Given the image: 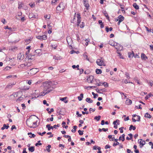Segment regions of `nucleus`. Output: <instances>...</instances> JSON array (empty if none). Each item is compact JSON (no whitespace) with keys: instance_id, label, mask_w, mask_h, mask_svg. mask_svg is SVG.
<instances>
[{"instance_id":"obj_45","label":"nucleus","mask_w":153,"mask_h":153,"mask_svg":"<svg viewBox=\"0 0 153 153\" xmlns=\"http://www.w3.org/2000/svg\"><path fill=\"white\" fill-rule=\"evenodd\" d=\"M125 135L124 134H122V141H124L125 140Z\"/></svg>"},{"instance_id":"obj_13","label":"nucleus","mask_w":153,"mask_h":153,"mask_svg":"<svg viewBox=\"0 0 153 153\" xmlns=\"http://www.w3.org/2000/svg\"><path fill=\"white\" fill-rule=\"evenodd\" d=\"M44 91H45V94H49L51 91H50L48 90V89L46 88V86L44 85Z\"/></svg>"},{"instance_id":"obj_41","label":"nucleus","mask_w":153,"mask_h":153,"mask_svg":"<svg viewBox=\"0 0 153 153\" xmlns=\"http://www.w3.org/2000/svg\"><path fill=\"white\" fill-rule=\"evenodd\" d=\"M8 125L7 126L6 124H4V125H3V126L4 127V128H6V129H8L9 127V126H8V124H7Z\"/></svg>"},{"instance_id":"obj_4","label":"nucleus","mask_w":153,"mask_h":153,"mask_svg":"<svg viewBox=\"0 0 153 153\" xmlns=\"http://www.w3.org/2000/svg\"><path fill=\"white\" fill-rule=\"evenodd\" d=\"M138 141L140 144V146L141 148H142L146 143L145 141L142 139H139Z\"/></svg>"},{"instance_id":"obj_7","label":"nucleus","mask_w":153,"mask_h":153,"mask_svg":"<svg viewBox=\"0 0 153 153\" xmlns=\"http://www.w3.org/2000/svg\"><path fill=\"white\" fill-rule=\"evenodd\" d=\"M36 69L35 68H31L29 71H28V73L29 74V73H30V74H35L37 72V71H36Z\"/></svg>"},{"instance_id":"obj_11","label":"nucleus","mask_w":153,"mask_h":153,"mask_svg":"<svg viewBox=\"0 0 153 153\" xmlns=\"http://www.w3.org/2000/svg\"><path fill=\"white\" fill-rule=\"evenodd\" d=\"M46 86V88L48 89V90L50 91H52L53 90V89H54L55 88V86H52V87L51 86H47V85H45Z\"/></svg>"},{"instance_id":"obj_32","label":"nucleus","mask_w":153,"mask_h":153,"mask_svg":"<svg viewBox=\"0 0 153 153\" xmlns=\"http://www.w3.org/2000/svg\"><path fill=\"white\" fill-rule=\"evenodd\" d=\"M102 84L103 85L105 88H107L108 87V85L107 82H103Z\"/></svg>"},{"instance_id":"obj_14","label":"nucleus","mask_w":153,"mask_h":153,"mask_svg":"<svg viewBox=\"0 0 153 153\" xmlns=\"http://www.w3.org/2000/svg\"><path fill=\"white\" fill-rule=\"evenodd\" d=\"M134 53L133 51L132 52V53H131V52H129L128 53V57L129 58H132L134 56Z\"/></svg>"},{"instance_id":"obj_10","label":"nucleus","mask_w":153,"mask_h":153,"mask_svg":"<svg viewBox=\"0 0 153 153\" xmlns=\"http://www.w3.org/2000/svg\"><path fill=\"white\" fill-rule=\"evenodd\" d=\"M94 77L93 76H89V77L87 78V80L88 82L91 83L92 82V81L93 80V79H94Z\"/></svg>"},{"instance_id":"obj_33","label":"nucleus","mask_w":153,"mask_h":153,"mask_svg":"<svg viewBox=\"0 0 153 153\" xmlns=\"http://www.w3.org/2000/svg\"><path fill=\"white\" fill-rule=\"evenodd\" d=\"M151 95H152V94L151 93H149L148 96H146L145 97V99L146 100H147L151 96Z\"/></svg>"},{"instance_id":"obj_52","label":"nucleus","mask_w":153,"mask_h":153,"mask_svg":"<svg viewBox=\"0 0 153 153\" xmlns=\"http://www.w3.org/2000/svg\"><path fill=\"white\" fill-rule=\"evenodd\" d=\"M96 91L97 92L100 93V94H102L103 93L101 92H100V89L99 90L98 88H96Z\"/></svg>"},{"instance_id":"obj_6","label":"nucleus","mask_w":153,"mask_h":153,"mask_svg":"<svg viewBox=\"0 0 153 153\" xmlns=\"http://www.w3.org/2000/svg\"><path fill=\"white\" fill-rule=\"evenodd\" d=\"M36 38L40 40H45L47 39V36L45 35H42V36H36Z\"/></svg>"},{"instance_id":"obj_42","label":"nucleus","mask_w":153,"mask_h":153,"mask_svg":"<svg viewBox=\"0 0 153 153\" xmlns=\"http://www.w3.org/2000/svg\"><path fill=\"white\" fill-rule=\"evenodd\" d=\"M95 110V108L92 109L91 108H89V111H90V113H91V111H92V112H94Z\"/></svg>"},{"instance_id":"obj_34","label":"nucleus","mask_w":153,"mask_h":153,"mask_svg":"<svg viewBox=\"0 0 153 153\" xmlns=\"http://www.w3.org/2000/svg\"><path fill=\"white\" fill-rule=\"evenodd\" d=\"M12 86V84H9L8 85H7L6 87V88H11Z\"/></svg>"},{"instance_id":"obj_27","label":"nucleus","mask_w":153,"mask_h":153,"mask_svg":"<svg viewBox=\"0 0 153 153\" xmlns=\"http://www.w3.org/2000/svg\"><path fill=\"white\" fill-rule=\"evenodd\" d=\"M123 46H121V48H116V49L117 50V52H119L123 50Z\"/></svg>"},{"instance_id":"obj_60","label":"nucleus","mask_w":153,"mask_h":153,"mask_svg":"<svg viewBox=\"0 0 153 153\" xmlns=\"http://www.w3.org/2000/svg\"><path fill=\"white\" fill-rule=\"evenodd\" d=\"M59 126L60 125L59 124H57V125H55L53 126V127L54 128H56V127H59Z\"/></svg>"},{"instance_id":"obj_3","label":"nucleus","mask_w":153,"mask_h":153,"mask_svg":"<svg viewBox=\"0 0 153 153\" xmlns=\"http://www.w3.org/2000/svg\"><path fill=\"white\" fill-rule=\"evenodd\" d=\"M102 57H101V59H98L96 61L97 64L99 66H101L102 65H104L103 64L104 61L102 59Z\"/></svg>"},{"instance_id":"obj_12","label":"nucleus","mask_w":153,"mask_h":153,"mask_svg":"<svg viewBox=\"0 0 153 153\" xmlns=\"http://www.w3.org/2000/svg\"><path fill=\"white\" fill-rule=\"evenodd\" d=\"M68 99V97H66L63 98H60V100L62 101H64L65 103H67L68 102V100H65L66 99Z\"/></svg>"},{"instance_id":"obj_56","label":"nucleus","mask_w":153,"mask_h":153,"mask_svg":"<svg viewBox=\"0 0 153 153\" xmlns=\"http://www.w3.org/2000/svg\"><path fill=\"white\" fill-rule=\"evenodd\" d=\"M16 127L15 126V125H13L12 126V127L11 128V130H13V129H16Z\"/></svg>"},{"instance_id":"obj_20","label":"nucleus","mask_w":153,"mask_h":153,"mask_svg":"<svg viewBox=\"0 0 153 153\" xmlns=\"http://www.w3.org/2000/svg\"><path fill=\"white\" fill-rule=\"evenodd\" d=\"M27 134L28 135H30L29 136V137H30V138H33H33L34 137L36 136V135L35 134H32L31 132L28 133Z\"/></svg>"},{"instance_id":"obj_5","label":"nucleus","mask_w":153,"mask_h":153,"mask_svg":"<svg viewBox=\"0 0 153 153\" xmlns=\"http://www.w3.org/2000/svg\"><path fill=\"white\" fill-rule=\"evenodd\" d=\"M83 2L84 6L86 8L87 10H88L89 7L88 1L87 0H83Z\"/></svg>"},{"instance_id":"obj_35","label":"nucleus","mask_w":153,"mask_h":153,"mask_svg":"<svg viewBox=\"0 0 153 153\" xmlns=\"http://www.w3.org/2000/svg\"><path fill=\"white\" fill-rule=\"evenodd\" d=\"M83 131H84L83 130L81 131L80 130H79L78 131V132L79 133V134L80 135H82L83 134Z\"/></svg>"},{"instance_id":"obj_64","label":"nucleus","mask_w":153,"mask_h":153,"mask_svg":"<svg viewBox=\"0 0 153 153\" xmlns=\"http://www.w3.org/2000/svg\"><path fill=\"white\" fill-rule=\"evenodd\" d=\"M26 149L25 148H24L22 153H27V152L26 151Z\"/></svg>"},{"instance_id":"obj_16","label":"nucleus","mask_w":153,"mask_h":153,"mask_svg":"<svg viewBox=\"0 0 153 153\" xmlns=\"http://www.w3.org/2000/svg\"><path fill=\"white\" fill-rule=\"evenodd\" d=\"M141 58L142 59H145V58H146V59H148V57L147 56H146V55L143 53H142L141 55Z\"/></svg>"},{"instance_id":"obj_54","label":"nucleus","mask_w":153,"mask_h":153,"mask_svg":"<svg viewBox=\"0 0 153 153\" xmlns=\"http://www.w3.org/2000/svg\"><path fill=\"white\" fill-rule=\"evenodd\" d=\"M23 98L22 97H20L18 98V99L16 100V101H17L18 100H23Z\"/></svg>"},{"instance_id":"obj_31","label":"nucleus","mask_w":153,"mask_h":153,"mask_svg":"<svg viewBox=\"0 0 153 153\" xmlns=\"http://www.w3.org/2000/svg\"><path fill=\"white\" fill-rule=\"evenodd\" d=\"M45 91H44V90H43V91L42 92L40 93L39 94V96H43L45 95L46 94H45Z\"/></svg>"},{"instance_id":"obj_2","label":"nucleus","mask_w":153,"mask_h":153,"mask_svg":"<svg viewBox=\"0 0 153 153\" xmlns=\"http://www.w3.org/2000/svg\"><path fill=\"white\" fill-rule=\"evenodd\" d=\"M65 7V3L62 2L60 3L59 5L56 7V10L59 12H61L64 9Z\"/></svg>"},{"instance_id":"obj_15","label":"nucleus","mask_w":153,"mask_h":153,"mask_svg":"<svg viewBox=\"0 0 153 153\" xmlns=\"http://www.w3.org/2000/svg\"><path fill=\"white\" fill-rule=\"evenodd\" d=\"M28 150L31 152H33L35 150V147L33 146L30 147L28 148Z\"/></svg>"},{"instance_id":"obj_39","label":"nucleus","mask_w":153,"mask_h":153,"mask_svg":"<svg viewBox=\"0 0 153 153\" xmlns=\"http://www.w3.org/2000/svg\"><path fill=\"white\" fill-rule=\"evenodd\" d=\"M117 53L119 55L120 58L123 59H124L123 57V55L120 53L117 52Z\"/></svg>"},{"instance_id":"obj_29","label":"nucleus","mask_w":153,"mask_h":153,"mask_svg":"<svg viewBox=\"0 0 153 153\" xmlns=\"http://www.w3.org/2000/svg\"><path fill=\"white\" fill-rule=\"evenodd\" d=\"M83 56L85 58H86V59L87 60H89V59H88V58L87 55V53L85 52V53L83 55Z\"/></svg>"},{"instance_id":"obj_25","label":"nucleus","mask_w":153,"mask_h":153,"mask_svg":"<svg viewBox=\"0 0 153 153\" xmlns=\"http://www.w3.org/2000/svg\"><path fill=\"white\" fill-rule=\"evenodd\" d=\"M145 117L151 118L152 117L151 115L147 113H146L145 115Z\"/></svg>"},{"instance_id":"obj_8","label":"nucleus","mask_w":153,"mask_h":153,"mask_svg":"<svg viewBox=\"0 0 153 153\" xmlns=\"http://www.w3.org/2000/svg\"><path fill=\"white\" fill-rule=\"evenodd\" d=\"M77 25L79 26L80 23L81 22V17L80 16V15L79 14H77Z\"/></svg>"},{"instance_id":"obj_38","label":"nucleus","mask_w":153,"mask_h":153,"mask_svg":"<svg viewBox=\"0 0 153 153\" xmlns=\"http://www.w3.org/2000/svg\"><path fill=\"white\" fill-rule=\"evenodd\" d=\"M40 141L39 140L38 141V143H36L35 144V146H38V145H42V144L41 143H40Z\"/></svg>"},{"instance_id":"obj_1","label":"nucleus","mask_w":153,"mask_h":153,"mask_svg":"<svg viewBox=\"0 0 153 153\" xmlns=\"http://www.w3.org/2000/svg\"><path fill=\"white\" fill-rule=\"evenodd\" d=\"M32 116H35L37 119H39L38 117L36 116L35 115H31L29 118L26 120V123L27 126L30 128H36V127H33V121H34V119H33L32 117Z\"/></svg>"},{"instance_id":"obj_19","label":"nucleus","mask_w":153,"mask_h":153,"mask_svg":"<svg viewBox=\"0 0 153 153\" xmlns=\"http://www.w3.org/2000/svg\"><path fill=\"white\" fill-rule=\"evenodd\" d=\"M29 17L30 19H31L33 18H36V15L33 14V13H30L29 15Z\"/></svg>"},{"instance_id":"obj_62","label":"nucleus","mask_w":153,"mask_h":153,"mask_svg":"<svg viewBox=\"0 0 153 153\" xmlns=\"http://www.w3.org/2000/svg\"><path fill=\"white\" fill-rule=\"evenodd\" d=\"M35 54H34V55L31 54L32 57H31V60H34L35 59Z\"/></svg>"},{"instance_id":"obj_28","label":"nucleus","mask_w":153,"mask_h":153,"mask_svg":"<svg viewBox=\"0 0 153 153\" xmlns=\"http://www.w3.org/2000/svg\"><path fill=\"white\" fill-rule=\"evenodd\" d=\"M114 46L116 47H115V48H121V46H123L121 45H120L119 44L117 43H116L115 45V44H114Z\"/></svg>"},{"instance_id":"obj_40","label":"nucleus","mask_w":153,"mask_h":153,"mask_svg":"<svg viewBox=\"0 0 153 153\" xmlns=\"http://www.w3.org/2000/svg\"><path fill=\"white\" fill-rule=\"evenodd\" d=\"M43 103L44 105H46L47 106H48L49 105V104L47 103V101L45 100L43 101Z\"/></svg>"},{"instance_id":"obj_36","label":"nucleus","mask_w":153,"mask_h":153,"mask_svg":"<svg viewBox=\"0 0 153 153\" xmlns=\"http://www.w3.org/2000/svg\"><path fill=\"white\" fill-rule=\"evenodd\" d=\"M85 24L84 22H81V24L80 25V27L81 28H83L84 27Z\"/></svg>"},{"instance_id":"obj_50","label":"nucleus","mask_w":153,"mask_h":153,"mask_svg":"<svg viewBox=\"0 0 153 153\" xmlns=\"http://www.w3.org/2000/svg\"><path fill=\"white\" fill-rule=\"evenodd\" d=\"M86 42V43H85V45L87 46L88 45V42H89V40L88 39H86L85 40Z\"/></svg>"},{"instance_id":"obj_55","label":"nucleus","mask_w":153,"mask_h":153,"mask_svg":"<svg viewBox=\"0 0 153 153\" xmlns=\"http://www.w3.org/2000/svg\"><path fill=\"white\" fill-rule=\"evenodd\" d=\"M21 67L22 68H24L25 67V64H22L20 65Z\"/></svg>"},{"instance_id":"obj_61","label":"nucleus","mask_w":153,"mask_h":153,"mask_svg":"<svg viewBox=\"0 0 153 153\" xmlns=\"http://www.w3.org/2000/svg\"><path fill=\"white\" fill-rule=\"evenodd\" d=\"M18 93H19V92L13 93L12 94V95H14V97H15V96H16V97H17L18 96L17 94H18Z\"/></svg>"},{"instance_id":"obj_9","label":"nucleus","mask_w":153,"mask_h":153,"mask_svg":"<svg viewBox=\"0 0 153 153\" xmlns=\"http://www.w3.org/2000/svg\"><path fill=\"white\" fill-rule=\"evenodd\" d=\"M52 84H52V82L51 81H46L44 83V85H47V86H51L52 85Z\"/></svg>"},{"instance_id":"obj_44","label":"nucleus","mask_w":153,"mask_h":153,"mask_svg":"<svg viewBox=\"0 0 153 153\" xmlns=\"http://www.w3.org/2000/svg\"><path fill=\"white\" fill-rule=\"evenodd\" d=\"M124 128V127H122L119 128V130H120V132L121 133H123V129Z\"/></svg>"},{"instance_id":"obj_48","label":"nucleus","mask_w":153,"mask_h":153,"mask_svg":"<svg viewBox=\"0 0 153 153\" xmlns=\"http://www.w3.org/2000/svg\"><path fill=\"white\" fill-rule=\"evenodd\" d=\"M50 124H48L46 126V127L48 128V131L50 130Z\"/></svg>"},{"instance_id":"obj_51","label":"nucleus","mask_w":153,"mask_h":153,"mask_svg":"<svg viewBox=\"0 0 153 153\" xmlns=\"http://www.w3.org/2000/svg\"><path fill=\"white\" fill-rule=\"evenodd\" d=\"M76 114L79 117H81L82 116V114H79V112L78 111H76Z\"/></svg>"},{"instance_id":"obj_22","label":"nucleus","mask_w":153,"mask_h":153,"mask_svg":"<svg viewBox=\"0 0 153 153\" xmlns=\"http://www.w3.org/2000/svg\"><path fill=\"white\" fill-rule=\"evenodd\" d=\"M133 7L136 9L138 10L139 9V6L136 3L133 4Z\"/></svg>"},{"instance_id":"obj_47","label":"nucleus","mask_w":153,"mask_h":153,"mask_svg":"<svg viewBox=\"0 0 153 153\" xmlns=\"http://www.w3.org/2000/svg\"><path fill=\"white\" fill-rule=\"evenodd\" d=\"M58 56H57V55L56 56H54L53 57V59H54L56 60H58V59H60V58H59H59H58Z\"/></svg>"},{"instance_id":"obj_26","label":"nucleus","mask_w":153,"mask_h":153,"mask_svg":"<svg viewBox=\"0 0 153 153\" xmlns=\"http://www.w3.org/2000/svg\"><path fill=\"white\" fill-rule=\"evenodd\" d=\"M35 52L38 54H41L42 50L41 49H38L35 51Z\"/></svg>"},{"instance_id":"obj_63","label":"nucleus","mask_w":153,"mask_h":153,"mask_svg":"<svg viewBox=\"0 0 153 153\" xmlns=\"http://www.w3.org/2000/svg\"><path fill=\"white\" fill-rule=\"evenodd\" d=\"M51 29H52V27L49 28V30L48 31V33H49L50 34L51 33V32H52Z\"/></svg>"},{"instance_id":"obj_43","label":"nucleus","mask_w":153,"mask_h":153,"mask_svg":"<svg viewBox=\"0 0 153 153\" xmlns=\"http://www.w3.org/2000/svg\"><path fill=\"white\" fill-rule=\"evenodd\" d=\"M120 144V143L119 142H117L116 143H114L113 144V146H115L117 145H119Z\"/></svg>"},{"instance_id":"obj_49","label":"nucleus","mask_w":153,"mask_h":153,"mask_svg":"<svg viewBox=\"0 0 153 153\" xmlns=\"http://www.w3.org/2000/svg\"><path fill=\"white\" fill-rule=\"evenodd\" d=\"M104 14L106 18L107 19H108L109 18V16L108 15V13L105 12V13H104Z\"/></svg>"},{"instance_id":"obj_57","label":"nucleus","mask_w":153,"mask_h":153,"mask_svg":"<svg viewBox=\"0 0 153 153\" xmlns=\"http://www.w3.org/2000/svg\"><path fill=\"white\" fill-rule=\"evenodd\" d=\"M111 146L109 145H107L105 146V149H107L110 148Z\"/></svg>"},{"instance_id":"obj_46","label":"nucleus","mask_w":153,"mask_h":153,"mask_svg":"<svg viewBox=\"0 0 153 153\" xmlns=\"http://www.w3.org/2000/svg\"><path fill=\"white\" fill-rule=\"evenodd\" d=\"M117 122H120V121L119 120L117 119V120H116L115 121H114L113 122V124L114 125H115V124H116V123H117Z\"/></svg>"},{"instance_id":"obj_53","label":"nucleus","mask_w":153,"mask_h":153,"mask_svg":"<svg viewBox=\"0 0 153 153\" xmlns=\"http://www.w3.org/2000/svg\"><path fill=\"white\" fill-rule=\"evenodd\" d=\"M21 106L22 107V109L24 110L26 108L25 105L24 104H22L21 105Z\"/></svg>"},{"instance_id":"obj_17","label":"nucleus","mask_w":153,"mask_h":153,"mask_svg":"<svg viewBox=\"0 0 153 153\" xmlns=\"http://www.w3.org/2000/svg\"><path fill=\"white\" fill-rule=\"evenodd\" d=\"M118 19H119V21L122 22L124 19V17L121 15H120L118 16Z\"/></svg>"},{"instance_id":"obj_24","label":"nucleus","mask_w":153,"mask_h":153,"mask_svg":"<svg viewBox=\"0 0 153 153\" xmlns=\"http://www.w3.org/2000/svg\"><path fill=\"white\" fill-rule=\"evenodd\" d=\"M51 147V145H48L47 147H46V150L49 152H51V150L50 149V148Z\"/></svg>"},{"instance_id":"obj_18","label":"nucleus","mask_w":153,"mask_h":153,"mask_svg":"<svg viewBox=\"0 0 153 153\" xmlns=\"http://www.w3.org/2000/svg\"><path fill=\"white\" fill-rule=\"evenodd\" d=\"M86 101L87 102L89 103H92L93 102V100L89 97H87L86 99Z\"/></svg>"},{"instance_id":"obj_58","label":"nucleus","mask_w":153,"mask_h":153,"mask_svg":"<svg viewBox=\"0 0 153 153\" xmlns=\"http://www.w3.org/2000/svg\"><path fill=\"white\" fill-rule=\"evenodd\" d=\"M141 104H140L139 105V107H138L137 106H136L135 107H136L137 109H142V108L141 107Z\"/></svg>"},{"instance_id":"obj_59","label":"nucleus","mask_w":153,"mask_h":153,"mask_svg":"<svg viewBox=\"0 0 153 153\" xmlns=\"http://www.w3.org/2000/svg\"><path fill=\"white\" fill-rule=\"evenodd\" d=\"M105 30L107 32H108L109 31V28L108 26H106L105 27Z\"/></svg>"},{"instance_id":"obj_30","label":"nucleus","mask_w":153,"mask_h":153,"mask_svg":"<svg viewBox=\"0 0 153 153\" xmlns=\"http://www.w3.org/2000/svg\"><path fill=\"white\" fill-rule=\"evenodd\" d=\"M101 116L100 115H99L98 116H96L94 117V119L97 120V121L99 120L100 119Z\"/></svg>"},{"instance_id":"obj_21","label":"nucleus","mask_w":153,"mask_h":153,"mask_svg":"<svg viewBox=\"0 0 153 153\" xmlns=\"http://www.w3.org/2000/svg\"><path fill=\"white\" fill-rule=\"evenodd\" d=\"M80 96L78 97V99L79 101H81L82 100V99L83 97V94L82 93L80 94Z\"/></svg>"},{"instance_id":"obj_37","label":"nucleus","mask_w":153,"mask_h":153,"mask_svg":"<svg viewBox=\"0 0 153 153\" xmlns=\"http://www.w3.org/2000/svg\"><path fill=\"white\" fill-rule=\"evenodd\" d=\"M46 133V132L45 131H44L42 133H41V132H38L37 133L39 135H40L42 136H43V135L45 134Z\"/></svg>"},{"instance_id":"obj_23","label":"nucleus","mask_w":153,"mask_h":153,"mask_svg":"<svg viewBox=\"0 0 153 153\" xmlns=\"http://www.w3.org/2000/svg\"><path fill=\"white\" fill-rule=\"evenodd\" d=\"M102 72V70L101 69H97L96 70V72L97 74H100Z\"/></svg>"}]
</instances>
